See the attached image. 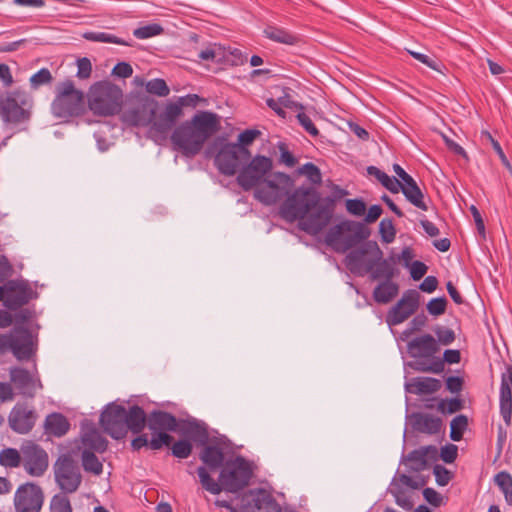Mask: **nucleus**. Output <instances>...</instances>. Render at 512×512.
<instances>
[{"mask_svg":"<svg viewBox=\"0 0 512 512\" xmlns=\"http://www.w3.org/2000/svg\"><path fill=\"white\" fill-rule=\"evenodd\" d=\"M294 185L290 175L284 172H274L265 176L262 184L254 191V198L264 205H273L284 196L286 199L280 206L279 214L287 222L299 221L302 231L310 235L320 233L331 221L336 198H341L348 192L335 186V197H321L314 187L300 186L292 193L288 190Z\"/></svg>","mask_w":512,"mask_h":512,"instance_id":"nucleus-1","label":"nucleus"},{"mask_svg":"<svg viewBox=\"0 0 512 512\" xmlns=\"http://www.w3.org/2000/svg\"><path fill=\"white\" fill-rule=\"evenodd\" d=\"M219 129L220 117L216 113L199 111L190 121H185L174 129L171 141L183 155L193 157Z\"/></svg>","mask_w":512,"mask_h":512,"instance_id":"nucleus-2","label":"nucleus"},{"mask_svg":"<svg viewBox=\"0 0 512 512\" xmlns=\"http://www.w3.org/2000/svg\"><path fill=\"white\" fill-rule=\"evenodd\" d=\"M395 262L393 257L383 258V252L376 241H366L346 256V266L351 273L360 276L369 273L371 280L393 281L398 274Z\"/></svg>","mask_w":512,"mask_h":512,"instance_id":"nucleus-3","label":"nucleus"},{"mask_svg":"<svg viewBox=\"0 0 512 512\" xmlns=\"http://www.w3.org/2000/svg\"><path fill=\"white\" fill-rule=\"evenodd\" d=\"M197 474L202 487L211 494L222 491L238 493L249 485L253 475L251 463L241 455L225 462L220 470L218 481H215L204 466H199Z\"/></svg>","mask_w":512,"mask_h":512,"instance_id":"nucleus-4","label":"nucleus"},{"mask_svg":"<svg viewBox=\"0 0 512 512\" xmlns=\"http://www.w3.org/2000/svg\"><path fill=\"white\" fill-rule=\"evenodd\" d=\"M99 423L103 431L116 440L123 439L128 431L142 432L146 426V414L142 407L133 405L129 410L116 402L108 403L100 414Z\"/></svg>","mask_w":512,"mask_h":512,"instance_id":"nucleus-5","label":"nucleus"},{"mask_svg":"<svg viewBox=\"0 0 512 512\" xmlns=\"http://www.w3.org/2000/svg\"><path fill=\"white\" fill-rule=\"evenodd\" d=\"M40 328L38 323L31 327L18 325L0 334V354L11 353L20 362H36Z\"/></svg>","mask_w":512,"mask_h":512,"instance_id":"nucleus-6","label":"nucleus"},{"mask_svg":"<svg viewBox=\"0 0 512 512\" xmlns=\"http://www.w3.org/2000/svg\"><path fill=\"white\" fill-rule=\"evenodd\" d=\"M159 103L145 94L131 95L128 106L121 114V121L129 127H148L153 138L166 139L168 133H161L156 128L159 119L157 114Z\"/></svg>","mask_w":512,"mask_h":512,"instance_id":"nucleus-7","label":"nucleus"},{"mask_svg":"<svg viewBox=\"0 0 512 512\" xmlns=\"http://www.w3.org/2000/svg\"><path fill=\"white\" fill-rule=\"evenodd\" d=\"M88 107L96 116H114L120 113L123 92L120 87L108 81L91 85L87 94Z\"/></svg>","mask_w":512,"mask_h":512,"instance_id":"nucleus-8","label":"nucleus"},{"mask_svg":"<svg viewBox=\"0 0 512 512\" xmlns=\"http://www.w3.org/2000/svg\"><path fill=\"white\" fill-rule=\"evenodd\" d=\"M371 234L365 223L344 220L332 226L325 235V243L337 252H345L365 241Z\"/></svg>","mask_w":512,"mask_h":512,"instance_id":"nucleus-9","label":"nucleus"},{"mask_svg":"<svg viewBox=\"0 0 512 512\" xmlns=\"http://www.w3.org/2000/svg\"><path fill=\"white\" fill-rule=\"evenodd\" d=\"M54 116L58 118L77 117L85 111V95L74 82L66 79L56 87V96L51 104Z\"/></svg>","mask_w":512,"mask_h":512,"instance_id":"nucleus-10","label":"nucleus"},{"mask_svg":"<svg viewBox=\"0 0 512 512\" xmlns=\"http://www.w3.org/2000/svg\"><path fill=\"white\" fill-rule=\"evenodd\" d=\"M146 425L152 432L150 449L160 450L164 446H170L173 436L168 432H176L178 419L171 413L163 410H153L146 416Z\"/></svg>","mask_w":512,"mask_h":512,"instance_id":"nucleus-11","label":"nucleus"},{"mask_svg":"<svg viewBox=\"0 0 512 512\" xmlns=\"http://www.w3.org/2000/svg\"><path fill=\"white\" fill-rule=\"evenodd\" d=\"M272 168L273 160L270 157L251 156L250 160L239 170L236 182L244 191L256 189L265 180V176L271 173Z\"/></svg>","mask_w":512,"mask_h":512,"instance_id":"nucleus-12","label":"nucleus"},{"mask_svg":"<svg viewBox=\"0 0 512 512\" xmlns=\"http://www.w3.org/2000/svg\"><path fill=\"white\" fill-rule=\"evenodd\" d=\"M54 480L64 493L76 492L82 483L78 462L69 454H61L53 464Z\"/></svg>","mask_w":512,"mask_h":512,"instance_id":"nucleus-13","label":"nucleus"},{"mask_svg":"<svg viewBox=\"0 0 512 512\" xmlns=\"http://www.w3.org/2000/svg\"><path fill=\"white\" fill-rule=\"evenodd\" d=\"M251 158V155L240 152L238 146L233 143L221 145L214 158V165L219 173L224 176H234Z\"/></svg>","mask_w":512,"mask_h":512,"instance_id":"nucleus-14","label":"nucleus"},{"mask_svg":"<svg viewBox=\"0 0 512 512\" xmlns=\"http://www.w3.org/2000/svg\"><path fill=\"white\" fill-rule=\"evenodd\" d=\"M13 504L15 512H41L44 492L38 484L26 482L17 488Z\"/></svg>","mask_w":512,"mask_h":512,"instance_id":"nucleus-15","label":"nucleus"},{"mask_svg":"<svg viewBox=\"0 0 512 512\" xmlns=\"http://www.w3.org/2000/svg\"><path fill=\"white\" fill-rule=\"evenodd\" d=\"M36 298L38 292L32 289L27 280L10 279L5 282L4 306L8 310H18Z\"/></svg>","mask_w":512,"mask_h":512,"instance_id":"nucleus-16","label":"nucleus"},{"mask_svg":"<svg viewBox=\"0 0 512 512\" xmlns=\"http://www.w3.org/2000/svg\"><path fill=\"white\" fill-rule=\"evenodd\" d=\"M10 382L14 385L18 394L25 398H34L38 390L43 389L36 363L32 372L19 366L9 369Z\"/></svg>","mask_w":512,"mask_h":512,"instance_id":"nucleus-17","label":"nucleus"},{"mask_svg":"<svg viewBox=\"0 0 512 512\" xmlns=\"http://www.w3.org/2000/svg\"><path fill=\"white\" fill-rule=\"evenodd\" d=\"M199 100L200 97L197 94H188L179 97L176 102L168 103L164 111L159 114V119L155 124L156 128L161 133H169L182 116L183 107H195Z\"/></svg>","mask_w":512,"mask_h":512,"instance_id":"nucleus-18","label":"nucleus"},{"mask_svg":"<svg viewBox=\"0 0 512 512\" xmlns=\"http://www.w3.org/2000/svg\"><path fill=\"white\" fill-rule=\"evenodd\" d=\"M22 466L24 470L33 477H41L49 466L47 452L38 444L28 442L21 447Z\"/></svg>","mask_w":512,"mask_h":512,"instance_id":"nucleus-19","label":"nucleus"},{"mask_svg":"<svg viewBox=\"0 0 512 512\" xmlns=\"http://www.w3.org/2000/svg\"><path fill=\"white\" fill-rule=\"evenodd\" d=\"M419 301L420 294L417 290H406L401 299L388 311L386 316L388 325L396 326L407 320L417 311Z\"/></svg>","mask_w":512,"mask_h":512,"instance_id":"nucleus-20","label":"nucleus"},{"mask_svg":"<svg viewBox=\"0 0 512 512\" xmlns=\"http://www.w3.org/2000/svg\"><path fill=\"white\" fill-rule=\"evenodd\" d=\"M37 417V413L26 403L18 402L9 413L8 424L12 431L18 434H28L34 428Z\"/></svg>","mask_w":512,"mask_h":512,"instance_id":"nucleus-21","label":"nucleus"},{"mask_svg":"<svg viewBox=\"0 0 512 512\" xmlns=\"http://www.w3.org/2000/svg\"><path fill=\"white\" fill-rule=\"evenodd\" d=\"M499 410L505 424L510 426L512 420V364H506L505 371L501 374Z\"/></svg>","mask_w":512,"mask_h":512,"instance_id":"nucleus-22","label":"nucleus"},{"mask_svg":"<svg viewBox=\"0 0 512 512\" xmlns=\"http://www.w3.org/2000/svg\"><path fill=\"white\" fill-rule=\"evenodd\" d=\"M407 350L414 359H430L440 351V346L431 334H423L410 340Z\"/></svg>","mask_w":512,"mask_h":512,"instance_id":"nucleus-23","label":"nucleus"},{"mask_svg":"<svg viewBox=\"0 0 512 512\" xmlns=\"http://www.w3.org/2000/svg\"><path fill=\"white\" fill-rule=\"evenodd\" d=\"M107 440L100 434L93 425H86L82 428L80 444L77 445L78 451H93L102 453L107 449Z\"/></svg>","mask_w":512,"mask_h":512,"instance_id":"nucleus-24","label":"nucleus"},{"mask_svg":"<svg viewBox=\"0 0 512 512\" xmlns=\"http://www.w3.org/2000/svg\"><path fill=\"white\" fill-rule=\"evenodd\" d=\"M0 116L5 122L21 123L29 119L30 113L14 97L7 96L0 98Z\"/></svg>","mask_w":512,"mask_h":512,"instance_id":"nucleus-25","label":"nucleus"},{"mask_svg":"<svg viewBox=\"0 0 512 512\" xmlns=\"http://www.w3.org/2000/svg\"><path fill=\"white\" fill-rule=\"evenodd\" d=\"M203 446L199 453V459L204 463V467L210 471L221 469L226 461L223 448L216 442L201 444Z\"/></svg>","mask_w":512,"mask_h":512,"instance_id":"nucleus-26","label":"nucleus"},{"mask_svg":"<svg viewBox=\"0 0 512 512\" xmlns=\"http://www.w3.org/2000/svg\"><path fill=\"white\" fill-rule=\"evenodd\" d=\"M177 431L184 436L191 438L199 444H205L209 440V434L205 423L195 418L178 419Z\"/></svg>","mask_w":512,"mask_h":512,"instance_id":"nucleus-27","label":"nucleus"},{"mask_svg":"<svg viewBox=\"0 0 512 512\" xmlns=\"http://www.w3.org/2000/svg\"><path fill=\"white\" fill-rule=\"evenodd\" d=\"M251 500L248 502L250 512H281L277 501L264 489L251 491Z\"/></svg>","mask_w":512,"mask_h":512,"instance_id":"nucleus-28","label":"nucleus"},{"mask_svg":"<svg viewBox=\"0 0 512 512\" xmlns=\"http://www.w3.org/2000/svg\"><path fill=\"white\" fill-rule=\"evenodd\" d=\"M412 427L420 433L434 435L442 430L443 421L440 417L417 412L412 414Z\"/></svg>","mask_w":512,"mask_h":512,"instance_id":"nucleus-29","label":"nucleus"},{"mask_svg":"<svg viewBox=\"0 0 512 512\" xmlns=\"http://www.w3.org/2000/svg\"><path fill=\"white\" fill-rule=\"evenodd\" d=\"M400 191L413 206L423 211L428 210L424 201V194L413 177L405 183L400 182Z\"/></svg>","mask_w":512,"mask_h":512,"instance_id":"nucleus-30","label":"nucleus"},{"mask_svg":"<svg viewBox=\"0 0 512 512\" xmlns=\"http://www.w3.org/2000/svg\"><path fill=\"white\" fill-rule=\"evenodd\" d=\"M44 429L49 435L62 437L69 431L70 423L63 414L54 412L46 417Z\"/></svg>","mask_w":512,"mask_h":512,"instance_id":"nucleus-31","label":"nucleus"},{"mask_svg":"<svg viewBox=\"0 0 512 512\" xmlns=\"http://www.w3.org/2000/svg\"><path fill=\"white\" fill-rule=\"evenodd\" d=\"M406 388L408 392L417 395L432 394L441 388V381L432 377H416Z\"/></svg>","mask_w":512,"mask_h":512,"instance_id":"nucleus-32","label":"nucleus"},{"mask_svg":"<svg viewBox=\"0 0 512 512\" xmlns=\"http://www.w3.org/2000/svg\"><path fill=\"white\" fill-rule=\"evenodd\" d=\"M264 34L268 39L281 44L294 46L301 42L299 35L276 26H268Z\"/></svg>","mask_w":512,"mask_h":512,"instance_id":"nucleus-33","label":"nucleus"},{"mask_svg":"<svg viewBox=\"0 0 512 512\" xmlns=\"http://www.w3.org/2000/svg\"><path fill=\"white\" fill-rule=\"evenodd\" d=\"M399 293V285L394 281H382L373 291V299L380 304L392 301Z\"/></svg>","mask_w":512,"mask_h":512,"instance_id":"nucleus-34","label":"nucleus"},{"mask_svg":"<svg viewBox=\"0 0 512 512\" xmlns=\"http://www.w3.org/2000/svg\"><path fill=\"white\" fill-rule=\"evenodd\" d=\"M367 173L374 176L391 193L396 194L400 191V181L395 177H390L376 166H368Z\"/></svg>","mask_w":512,"mask_h":512,"instance_id":"nucleus-35","label":"nucleus"},{"mask_svg":"<svg viewBox=\"0 0 512 512\" xmlns=\"http://www.w3.org/2000/svg\"><path fill=\"white\" fill-rule=\"evenodd\" d=\"M389 491L393 495L395 502L399 507L406 511L413 509V501L411 497L407 494L403 485L398 480L391 484Z\"/></svg>","mask_w":512,"mask_h":512,"instance_id":"nucleus-36","label":"nucleus"},{"mask_svg":"<svg viewBox=\"0 0 512 512\" xmlns=\"http://www.w3.org/2000/svg\"><path fill=\"white\" fill-rule=\"evenodd\" d=\"M81 452V463L84 471L94 475H100L103 472V464L96 456L95 452L83 450Z\"/></svg>","mask_w":512,"mask_h":512,"instance_id":"nucleus-37","label":"nucleus"},{"mask_svg":"<svg viewBox=\"0 0 512 512\" xmlns=\"http://www.w3.org/2000/svg\"><path fill=\"white\" fill-rule=\"evenodd\" d=\"M494 482L504 494L506 503L512 506V475L507 471H500L494 476Z\"/></svg>","mask_w":512,"mask_h":512,"instance_id":"nucleus-38","label":"nucleus"},{"mask_svg":"<svg viewBox=\"0 0 512 512\" xmlns=\"http://www.w3.org/2000/svg\"><path fill=\"white\" fill-rule=\"evenodd\" d=\"M83 38L92 42L113 43L123 46H130V42L106 32H85Z\"/></svg>","mask_w":512,"mask_h":512,"instance_id":"nucleus-39","label":"nucleus"},{"mask_svg":"<svg viewBox=\"0 0 512 512\" xmlns=\"http://www.w3.org/2000/svg\"><path fill=\"white\" fill-rule=\"evenodd\" d=\"M468 428V418L464 414L455 416L450 422V439L454 442L462 440L464 432Z\"/></svg>","mask_w":512,"mask_h":512,"instance_id":"nucleus-40","label":"nucleus"},{"mask_svg":"<svg viewBox=\"0 0 512 512\" xmlns=\"http://www.w3.org/2000/svg\"><path fill=\"white\" fill-rule=\"evenodd\" d=\"M22 464V452L15 448H5L0 451V465L16 468Z\"/></svg>","mask_w":512,"mask_h":512,"instance_id":"nucleus-41","label":"nucleus"},{"mask_svg":"<svg viewBox=\"0 0 512 512\" xmlns=\"http://www.w3.org/2000/svg\"><path fill=\"white\" fill-rule=\"evenodd\" d=\"M68 493L59 492L52 496L49 504L50 512H73Z\"/></svg>","mask_w":512,"mask_h":512,"instance_id":"nucleus-42","label":"nucleus"},{"mask_svg":"<svg viewBox=\"0 0 512 512\" xmlns=\"http://www.w3.org/2000/svg\"><path fill=\"white\" fill-rule=\"evenodd\" d=\"M12 312L14 326H27L31 321L37 318L34 308H25L24 306L18 310H10Z\"/></svg>","mask_w":512,"mask_h":512,"instance_id":"nucleus-43","label":"nucleus"},{"mask_svg":"<svg viewBox=\"0 0 512 512\" xmlns=\"http://www.w3.org/2000/svg\"><path fill=\"white\" fill-rule=\"evenodd\" d=\"M259 135L260 131L257 129H246L238 135V140L233 145L238 146L240 152L251 155L247 146L252 144Z\"/></svg>","mask_w":512,"mask_h":512,"instance_id":"nucleus-44","label":"nucleus"},{"mask_svg":"<svg viewBox=\"0 0 512 512\" xmlns=\"http://www.w3.org/2000/svg\"><path fill=\"white\" fill-rule=\"evenodd\" d=\"M299 175H305L311 184L319 185L322 182V174L318 166L312 162H307L297 169Z\"/></svg>","mask_w":512,"mask_h":512,"instance_id":"nucleus-45","label":"nucleus"},{"mask_svg":"<svg viewBox=\"0 0 512 512\" xmlns=\"http://www.w3.org/2000/svg\"><path fill=\"white\" fill-rule=\"evenodd\" d=\"M407 461L411 462L410 470L414 472L423 471L428 467L425 453H423L421 447L412 450L406 457Z\"/></svg>","mask_w":512,"mask_h":512,"instance_id":"nucleus-46","label":"nucleus"},{"mask_svg":"<svg viewBox=\"0 0 512 512\" xmlns=\"http://www.w3.org/2000/svg\"><path fill=\"white\" fill-rule=\"evenodd\" d=\"M464 407V401L458 397L450 398V399H441L437 405V410L446 415L453 414Z\"/></svg>","mask_w":512,"mask_h":512,"instance_id":"nucleus-47","label":"nucleus"},{"mask_svg":"<svg viewBox=\"0 0 512 512\" xmlns=\"http://www.w3.org/2000/svg\"><path fill=\"white\" fill-rule=\"evenodd\" d=\"M146 91L149 94L159 97H166L170 93V89L164 79L155 78L147 82Z\"/></svg>","mask_w":512,"mask_h":512,"instance_id":"nucleus-48","label":"nucleus"},{"mask_svg":"<svg viewBox=\"0 0 512 512\" xmlns=\"http://www.w3.org/2000/svg\"><path fill=\"white\" fill-rule=\"evenodd\" d=\"M193 450L191 442L187 439H180L171 446V454L179 459L188 458Z\"/></svg>","mask_w":512,"mask_h":512,"instance_id":"nucleus-49","label":"nucleus"},{"mask_svg":"<svg viewBox=\"0 0 512 512\" xmlns=\"http://www.w3.org/2000/svg\"><path fill=\"white\" fill-rule=\"evenodd\" d=\"M481 139L483 141L489 142L492 145L494 151L497 153V155L499 156L502 164L505 167H507L508 169L512 168L509 160L507 159V157H506V155H505V153H504V151H503V149H502V147L500 145V143L491 135V133L489 131L483 130L481 132Z\"/></svg>","mask_w":512,"mask_h":512,"instance_id":"nucleus-50","label":"nucleus"},{"mask_svg":"<svg viewBox=\"0 0 512 512\" xmlns=\"http://www.w3.org/2000/svg\"><path fill=\"white\" fill-rule=\"evenodd\" d=\"M429 360H431L430 364H426V363H423V362H418L416 369L418 371L431 372V373H434V374H440V373H442L444 371V369H445V361H444L443 357L440 358V357H436L434 355Z\"/></svg>","mask_w":512,"mask_h":512,"instance_id":"nucleus-51","label":"nucleus"},{"mask_svg":"<svg viewBox=\"0 0 512 512\" xmlns=\"http://www.w3.org/2000/svg\"><path fill=\"white\" fill-rule=\"evenodd\" d=\"M379 233L384 243H391L394 241L396 236V229L392 219L384 218L380 221Z\"/></svg>","mask_w":512,"mask_h":512,"instance_id":"nucleus-52","label":"nucleus"},{"mask_svg":"<svg viewBox=\"0 0 512 512\" xmlns=\"http://www.w3.org/2000/svg\"><path fill=\"white\" fill-rule=\"evenodd\" d=\"M163 30L161 25L153 23L135 29L133 35L138 39H147L160 35Z\"/></svg>","mask_w":512,"mask_h":512,"instance_id":"nucleus-53","label":"nucleus"},{"mask_svg":"<svg viewBox=\"0 0 512 512\" xmlns=\"http://www.w3.org/2000/svg\"><path fill=\"white\" fill-rule=\"evenodd\" d=\"M447 299L445 296H441V297H437V298H432L428 303H427V311L430 315L432 316H440L442 314L445 313L446 311V307H447Z\"/></svg>","mask_w":512,"mask_h":512,"instance_id":"nucleus-54","label":"nucleus"},{"mask_svg":"<svg viewBox=\"0 0 512 512\" xmlns=\"http://www.w3.org/2000/svg\"><path fill=\"white\" fill-rule=\"evenodd\" d=\"M434 332L435 335L437 336L436 340L438 342V345L441 344L447 346L452 344L456 339L455 332L451 328L445 326H437L434 329Z\"/></svg>","mask_w":512,"mask_h":512,"instance_id":"nucleus-55","label":"nucleus"},{"mask_svg":"<svg viewBox=\"0 0 512 512\" xmlns=\"http://www.w3.org/2000/svg\"><path fill=\"white\" fill-rule=\"evenodd\" d=\"M433 474L435 476L436 483L439 486H446L453 478V474L446 467L441 464H436L433 467Z\"/></svg>","mask_w":512,"mask_h":512,"instance_id":"nucleus-56","label":"nucleus"},{"mask_svg":"<svg viewBox=\"0 0 512 512\" xmlns=\"http://www.w3.org/2000/svg\"><path fill=\"white\" fill-rule=\"evenodd\" d=\"M52 79V74L49 69L41 68L31 76L30 83L33 88H38L41 85L50 83Z\"/></svg>","mask_w":512,"mask_h":512,"instance_id":"nucleus-57","label":"nucleus"},{"mask_svg":"<svg viewBox=\"0 0 512 512\" xmlns=\"http://www.w3.org/2000/svg\"><path fill=\"white\" fill-rule=\"evenodd\" d=\"M299 124L303 127V129L310 134L312 137L319 136L320 132L318 128L315 126L311 118L304 112H299L296 116Z\"/></svg>","mask_w":512,"mask_h":512,"instance_id":"nucleus-58","label":"nucleus"},{"mask_svg":"<svg viewBox=\"0 0 512 512\" xmlns=\"http://www.w3.org/2000/svg\"><path fill=\"white\" fill-rule=\"evenodd\" d=\"M345 205L347 211L355 216H362L366 211V204L361 198L347 199Z\"/></svg>","mask_w":512,"mask_h":512,"instance_id":"nucleus-59","label":"nucleus"},{"mask_svg":"<svg viewBox=\"0 0 512 512\" xmlns=\"http://www.w3.org/2000/svg\"><path fill=\"white\" fill-rule=\"evenodd\" d=\"M439 456L445 463L451 464L458 456V448L454 444H446L441 448Z\"/></svg>","mask_w":512,"mask_h":512,"instance_id":"nucleus-60","label":"nucleus"},{"mask_svg":"<svg viewBox=\"0 0 512 512\" xmlns=\"http://www.w3.org/2000/svg\"><path fill=\"white\" fill-rule=\"evenodd\" d=\"M410 267V276L414 281L420 280L427 273L428 266L419 260L412 262Z\"/></svg>","mask_w":512,"mask_h":512,"instance_id":"nucleus-61","label":"nucleus"},{"mask_svg":"<svg viewBox=\"0 0 512 512\" xmlns=\"http://www.w3.org/2000/svg\"><path fill=\"white\" fill-rule=\"evenodd\" d=\"M13 266L9 262L8 258L4 255H0V283H5L8 278L13 274Z\"/></svg>","mask_w":512,"mask_h":512,"instance_id":"nucleus-62","label":"nucleus"},{"mask_svg":"<svg viewBox=\"0 0 512 512\" xmlns=\"http://www.w3.org/2000/svg\"><path fill=\"white\" fill-rule=\"evenodd\" d=\"M133 74V68L128 62H118L112 69V75L119 78H129Z\"/></svg>","mask_w":512,"mask_h":512,"instance_id":"nucleus-63","label":"nucleus"},{"mask_svg":"<svg viewBox=\"0 0 512 512\" xmlns=\"http://www.w3.org/2000/svg\"><path fill=\"white\" fill-rule=\"evenodd\" d=\"M446 389L453 393L457 394L463 389L464 380L459 376H448L445 381Z\"/></svg>","mask_w":512,"mask_h":512,"instance_id":"nucleus-64","label":"nucleus"}]
</instances>
